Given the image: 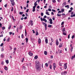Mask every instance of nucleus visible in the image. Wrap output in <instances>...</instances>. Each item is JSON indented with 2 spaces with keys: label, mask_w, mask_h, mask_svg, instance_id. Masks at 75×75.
<instances>
[{
  "label": "nucleus",
  "mask_w": 75,
  "mask_h": 75,
  "mask_svg": "<svg viewBox=\"0 0 75 75\" xmlns=\"http://www.w3.org/2000/svg\"><path fill=\"white\" fill-rule=\"evenodd\" d=\"M2 28L3 30H5V29H6V28L4 27H2Z\"/></svg>",
  "instance_id": "nucleus-45"
},
{
  "label": "nucleus",
  "mask_w": 75,
  "mask_h": 75,
  "mask_svg": "<svg viewBox=\"0 0 75 75\" xmlns=\"http://www.w3.org/2000/svg\"><path fill=\"white\" fill-rule=\"evenodd\" d=\"M6 64H8V60H6Z\"/></svg>",
  "instance_id": "nucleus-27"
},
{
  "label": "nucleus",
  "mask_w": 75,
  "mask_h": 75,
  "mask_svg": "<svg viewBox=\"0 0 75 75\" xmlns=\"http://www.w3.org/2000/svg\"><path fill=\"white\" fill-rule=\"evenodd\" d=\"M66 2H65L63 4V6H65V5H66Z\"/></svg>",
  "instance_id": "nucleus-33"
},
{
  "label": "nucleus",
  "mask_w": 75,
  "mask_h": 75,
  "mask_svg": "<svg viewBox=\"0 0 75 75\" xmlns=\"http://www.w3.org/2000/svg\"><path fill=\"white\" fill-rule=\"evenodd\" d=\"M45 42L46 44H48V39L47 38H46L45 39Z\"/></svg>",
  "instance_id": "nucleus-14"
},
{
  "label": "nucleus",
  "mask_w": 75,
  "mask_h": 75,
  "mask_svg": "<svg viewBox=\"0 0 75 75\" xmlns=\"http://www.w3.org/2000/svg\"><path fill=\"white\" fill-rule=\"evenodd\" d=\"M19 14L21 15H22L23 14V12H20L19 13Z\"/></svg>",
  "instance_id": "nucleus-26"
},
{
  "label": "nucleus",
  "mask_w": 75,
  "mask_h": 75,
  "mask_svg": "<svg viewBox=\"0 0 75 75\" xmlns=\"http://www.w3.org/2000/svg\"><path fill=\"white\" fill-rule=\"evenodd\" d=\"M52 1L54 3H56V1H55V0H52Z\"/></svg>",
  "instance_id": "nucleus-39"
},
{
  "label": "nucleus",
  "mask_w": 75,
  "mask_h": 75,
  "mask_svg": "<svg viewBox=\"0 0 75 75\" xmlns=\"http://www.w3.org/2000/svg\"><path fill=\"white\" fill-rule=\"evenodd\" d=\"M35 35H38V32L36 31Z\"/></svg>",
  "instance_id": "nucleus-35"
},
{
  "label": "nucleus",
  "mask_w": 75,
  "mask_h": 75,
  "mask_svg": "<svg viewBox=\"0 0 75 75\" xmlns=\"http://www.w3.org/2000/svg\"><path fill=\"white\" fill-rule=\"evenodd\" d=\"M62 12L61 11H58V14H59V13H61V12Z\"/></svg>",
  "instance_id": "nucleus-54"
},
{
  "label": "nucleus",
  "mask_w": 75,
  "mask_h": 75,
  "mask_svg": "<svg viewBox=\"0 0 75 75\" xmlns=\"http://www.w3.org/2000/svg\"><path fill=\"white\" fill-rule=\"evenodd\" d=\"M61 15H62L61 14H57V16H58V17H61Z\"/></svg>",
  "instance_id": "nucleus-19"
},
{
  "label": "nucleus",
  "mask_w": 75,
  "mask_h": 75,
  "mask_svg": "<svg viewBox=\"0 0 75 75\" xmlns=\"http://www.w3.org/2000/svg\"><path fill=\"white\" fill-rule=\"evenodd\" d=\"M21 38H24V35L23 34H22Z\"/></svg>",
  "instance_id": "nucleus-44"
},
{
  "label": "nucleus",
  "mask_w": 75,
  "mask_h": 75,
  "mask_svg": "<svg viewBox=\"0 0 75 75\" xmlns=\"http://www.w3.org/2000/svg\"><path fill=\"white\" fill-rule=\"evenodd\" d=\"M58 52L59 53H62V50H58Z\"/></svg>",
  "instance_id": "nucleus-20"
},
{
  "label": "nucleus",
  "mask_w": 75,
  "mask_h": 75,
  "mask_svg": "<svg viewBox=\"0 0 75 75\" xmlns=\"http://www.w3.org/2000/svg\"><path fill=\"white\" fill-rule=\"evenodd\" d=\"M49 21H50V24H52L53 23V22H52V20L51 19H49Z\"/></svg>",
  "instance_id": "nucleus-7"
},
{
  "label": "nucleus",
  "mask_w": 75,
  "mask_h": 75,
  "mask_svg": "<svg viewBox=\"0 0 75 75\" xmlns=\"http://www.w3.org/2000/svg\"><path fill=\"white\" fill-rule=\"evenodd\" d=\"M11 4L12 6H14V5L15 4V2H11Z\"/></svg>",
  "instance_id": "nucleus-21"
},
{
  "label": "nucleus",
  "mask_w": 75,
  "mask_h": 75,
  "mask_svg": "<svg viewBox=\"0 0 75 75\" xmlns=\"http://www.w3.org/2000/svg\"><path fill=\"white\" fill-rule=\"evenodd\" d=\"M69 5H67V6H65V7H67V8H69Z\"/></svg>",
  "instance_id": "nucleus-30"
},
{
  "label": "nucleus",
  "mask_w": 75,
  "mask_h": 75,
  "mask_svg": "<svg viewBox=\"0 0 75 75\" xmlns=\"http://www.w3.org/2000/svg\"><path fill=\"white\" fill-rule=\"evenodd\" d=\"M74 58H75V54L73 56H72L71 58L72 60Z\"/></svg>",
  "instance_id": "nucleus-16"
},
{
  "label": "nucleus",
  "mask_w": 75,
  "mask_h": 75,
  "mask_svg": "<svg viewBox=\"0 0 75 75\" xmlns=\"http://www.w3.org/2000/svg\"><path fill=\"white\" fill-rule=\"evenodd\" d=\"M50 58L51 59H52V58H53V55L51 56Z\"/></svg>",
  "instance_id": "nucleus-61"
},
{
  "label": "nucleus",
  "mask_w": 75,
  "mask_h": 75,
  "mask_svg": "<svg viewBox=\"0 0 75 75\" xmlns=\"http://www.w3.org/2000/svg\"><path fill=\"white\" fill-rule=\"evenodd\" d=\"M70 36V34H69L68 35V39H69Z\"/></svg>",
  "instance_id": "nucleus-57"
},
{
  "label": "nucleus",
  "mask_w": 75,
  "mask_h": 75,
  "mask_svg": "<svg viewBox=\"0 0 75 75\" xmlns=\"http://www.w3.org/2000/svg\"><path fill=\"white\" fill-rule=\"evenodd\" d=\"M41 16H44V13L42 12L41 13Z\"/></svg>",
  "instance_id": "nucleus-48"
},
{
  "label": "nucleus",
  "mask_w": 75,
  "mask_h": 75,
  "mask_svg": "<svg viewBox=\"0 0 75 75\" xmlns=\"http://www.w3.org/2000/svg\"><path fill=\"white\" fill-rule=\"evenodd\" d=\"M41 42V39L40 38H39L38 39V44H40Z\"/></svg>",
  "instance_id": "nucleus-11"
},
{
  "label": "nucleus",
  "mask_w": 75,
  "mask_h": 75,
  "mask_svg": "<svg viewBox=\"0 0 75 75\" xmlns=\"http://www.w3.org/2000/svg\"><path fill=\"white\" fill-rule=\"evenodd\" d=\"M61 11L62 12H64V9L63 8L61 10Z\"/></svg>",
  "instance_id": "nucleus-43"
},
{
  "label": "nucleus",
  "mask_w": 75,
  "mask_h": 75,
  "mask_svg": "<svg viewBox=\"0 0 75 75\" xmlns=\"http://www.w3.org/2000/svg\"><path fill=\"white\" fill-rule=\"evenodd\" d=\"M74 35H73L71 37L72 39H74Z\"/></svg>",
  "instance_id": "nucleus-58"
},
{
  "label": "nucleus",
  "mask_w": 75,
  "mask_h": 75,
  "mask_svg": "<svg viewBox=\"0 0 75 75\" xmlns=\"http://www.w3.org/2000/svg\"><path fill=\"white\" fill-rule=\"evenodd\" d=\"M35 7H36V6H34L33 7V9H35Z\"/></svg>",
  "instance_id": "nucleus-59"
},
{
  "label": "nucleus",
  "mask_w": 75,
  "mask_h": 75,
  "mask_svg": "<svg viewBox=\"0 0 75 75\" xmlns=\"http://www.w3.org/2000/svg\"><path fill=\"white\" fill-rule=\"evenodd\" d=\"M48 27H49V28H51V27H52V25H49Z\"/></svg>",
  "instance_id": "nucleus-31"
},
{
  "label": "nucleus",
  "mask_w": 75,
  "mask_h": 75,
  "mask_svg": "<svg viewBox=\"0 0 75 75\" xmlns=\"http://www.w3.org/2000/svg\"><path fill=\"white\" fill-rule=\"evenodd\" d=\"M59 48H61V47H62V44L60 43L59 46Z\"/></svg>",
  "instance_id": "nucleus-15"
},
{
  "label": "nucleus",
  "mask_w": 75,
  "mask_h": 75,
  "mask_svg": "<svg viewBox=\"0 0 75 75\" xmlns=\"http://www.w3.org/2000/svg\"><path fill=\"white\" fill-rule=\"evenodd\" d=\"M25 40L26 41V43H28V39L27 38H25Z\"/></svg>",
  "instance_id": "nucleus-17"
},
{
  "label": "nucleus",
  "mask_w": 75,
  "mask_h": 75,
  "mask_svg": "<svg viewBox=\"0 0 75 75\" xmlns=\"http://www.w3.org/2000/svg\"><path fill=\"white\" fill-rule=\"evenodd\" d=\"M53 66L54 70H55V68H56V64H55V63H54L53 64Z\"/></svg>",
  "instance_id": "nucleus-4"
},
{
  "label": "nucleus",
  "mask_w": 75,
  "mask_h": 75,
  "mask_svg": "<svg viewBox=\"0 0 75 75\" xmlns=\"http://www.w3.org/2000/svg\"><path fill=\"white\" fill-rule=\"evenodd\" d=\"M67 74V71H64L62 73V75H66Z\"/></svg>",
  "instance_id": "nucleus-6"
},
{
  "label": "nucleus",
  "mask_w": 75,
  "mask_h": 75,
  "mask_svg": "<svg viewBox=\"0 0 75 75\" xmlns=\"http://www.w3.org/2000/svg\"><path fill=\"white\" fill-rule=\"evenodd\" d=\"M20 29H21L22 28H23V25H20Z\"/></svg>",
  "instance_id": "nucleus-28"
},
{
  "label": "nucleus",
  "mask_w": 75,
  "mask_h": 75,
  "mask_svg": "<svg viewBox=\"0 0 75 75\" xmlns=\"http://www.w3.org/2000/svg\"><path fill=\"white\" fill-rule=\"evenodd\" d=\"M64 24V22H62L61 23V25H63Z\"/></svg>",
  "instance_id": "nucleus-53"
},
{
  "label": "nucleus",
  "mask_w": 75,
  "mask_h": 75,
  "mask_svg": "<svg viewBox=\"0 0 75 75\" xmlns=\"http://www.w3.org/2000/svg\"><path fill=\"white\" fill-rule=\"evenodd\" d=\"M75 17V14H74L73 15H71V17Z\"/></svg>",
  "instance_id": "nucleus-22"
},
{
  "label": "nucleus",
  "mask_w": 75,
  "mask_h": 75,
  "mask_svg": "<svg viewBox=\"0 0 75 75\" xmlns=\"http://www.w3.org/2000/svg\"><path fill=\"white\" fill-rule=\"evenodd\" d=\"M46 14H47V15H48V16H49L50 14L48 13V12H46Z\"/></svg>",
  "instance_id": "nucleus-41"
},
{
  "label": "nucleus",
  "mask_w": 75,
  "mask_h": 75,
  "mask_svg": "<svg viewBox=\"0 0 75 75\" xmlns=\"http://www.w3.org/2000/svg\"><path fill=\"white\" fill-rule=\"evenodd\" d=\"M28 11H29V9H28L26 10V13H28Z\"/></svg>",
  "instance_id": "nucleus-56"
},
{
  "label": "nucleus",
  "mask_w": 75,
  "mask_h": 75,
  "mask_svg": "<svg viewBox=\"0 0 75 75\" xmlns=\"http://www.w3.org/2000/svg\"><path fill=\"white\" fill-rule=\"evenodd\" d=\"M67 63H66L64 64V69H67Z\"/></svg>",
  "instance_id": "nucleus-5"
},
{
  "label": "nucleus",
  "mask_w": 75,
  "mask_h": 75,
  "mask_svg": "<svg viewBox=\"0 0 75 75\" xmlns=\"http://www.w3.org/2000/svg\"><path fill=\"white\" fill-rule=\"evenodd\" d=\"M4 69L6 70V71H7V70L8 67L6 66H4Z\"/></svg>",
  "instance_id": "nucleus-13"
},
{
  "label": "nucleus",
  "mask_w": 75,
  "mask_h": 75,
  "mask_svg": "<svg viewBox=\"0 0 75 75\" xmlns=\"http://www.w3.org/2000/svg\"><path fill=\"white\" fill-rule=\"evenodd\" d=\"M1 51H4V48H3V47L1 49Z\"/></svg>",
  "instance_id": "nucleus-49"
},
{
  "label": "nucleus",
  "mask_w": 75,
  "mask_h": 75,
  "mask_svg": "<svg viewBox=\"0 0 75 75\" xmlns=\"http://www.w3.org/2000/svg\"><path fill=\"white\" fill-rule=\"evenodd\" d=\"M29 23L31 24V26H32V25H33V23L31 20L30 21Z\"/></svg>",
  "instance_id": "nucleus-8"
},
{
  "label": "nucleus",
  "mask_w": 75,
  "mask_h": 75,
  "mask_svg": "<svg viewBox=\"0 0 75 75\" xmlns=\"http://www.w3.org/2000/svg\"><path fill=\"white\" fill-rule=\"evenodd\" d=\"M63 34L64 35H67V34L65 33V32H63Z\"/></svg>",
  "instance_id": "nucleus-32"
},
{
  "label": "nucleus",
  "mask_w": 75,
  "mask_h": 75,
  "mask_svg": "<svg viewBox=\"0 0 75 75\" xmlns=\"http://www.w3.org/2000/svg\"><path fill=\"white\" fill-rule=\"evenodd\" d=\"M29 66H30V67H31V63H29Z\"/></svg>",
  "instance_id": "nucleus-51"
},
{
  "label": "nucleus",
  "mask_w": 75,
  "mask_h": 75,
  "mask_svg": "<svg viewBox=\"0 0 75 75\" xmlns=\"http://www.w3.org/2000/svg\"><path fill=\"white\" fill-rule=\"evenodd\" d=\"M10 41V38H8V39L6 40V41H8V42H9Z\"/></svg>",
  "instance_id": "nucleus-34"
},
{
  "label": "nucleus",
  "mask_w": 75,
  "mask_h": 75,
  "mask_svg": "<svg viewBox=\"0 0 75 75\" xmlns=\"http://www.w3.org/2000/svg\"><path fill=\"white\" fill-rule=\"evenodd\" d=\"M59 44V42H58V39H57L56 42V45L57 46Z\"/></svg>",
  "instance_id": "nucleus-12"
},
{
  "label": "nucleus",
  "mask_w": 75,
  "mask_h": 75,
  "mask_svg": "<svg viewBox=\"0 0 75 75\" xmlns=\"http://www.w3.org/2000/svg\"><path fill=\"white\" fill-rule=\"evenodd\" d=\"M40 20H41V21H45V23H47V21L46 19H45L44 18H43L42 19V18H40Z\"/></svg>",
  "instance_id": "nucleus-2"
},
{
  "label": "nucleus",
  "mask_w": 75,
  "mask_h": 75,
  "mask_svg": "<svg viewBox=\"0 0 75 75\" xmlns=\"http://www.w3.org/2000/svg\"><path fill=\"white\" fill-rule=\"evenodd\" d=\"M5 7H7V4H6L4 6Z\"/></svg>",
  "instance_id": "nucleus-60"
},
{
  "label": "nucleus",
  "mask_w": 75,
  "mask_h": 75,
  "mask_svg": "<svg viewBox=\"0 0 75 75\" xmlns=\"http://www.w3.org/2000/svg\"><path fill=\"white\" fill-rule=\"evenodd\" d=\"M50 68L51 69H52V65L51 64V65H50Z\"/></svg>",
  "instance_id": "nucleus-37"
},
{
  "label": "nucleus",
  "mask_w": 75,
  "mask_h": 75,
  "mask_svg": "<svg viewBox=\"0 0 75 75\" xmlns=\"http://www.w3.org/2000/svg\"><path fill=\"white\" fill-rule=\"evenodd\" d=\"M45 65L47 67H48V63H46L45 64Z\"/></svg>",
  "instance_id": "nucleus-36"
},
{
  "label": "nucleus",
  "mask_w": 75,
  "mask_h": 75,
  "mask_svg": "<svg viewBox=\"0 0 75 75\" xmlns=\"http://www.w3.org/2000/svg\"><path fill=\"white\" fill-rule=\"evenodd\" d=\"M37 58H38V56H36L35 57L34 59H37Z\"/></svg>",
  "instance_id": "nucleus-25"
},
{
  "label": "nucleus",
  "mask_w": 75,
  "mask_h": 75,
  "mask_svg": "<svg viewBox=\"0 0 75 75\" xmlns=\"http://www.w3.org/2000/svg\"><path fill=\"white\" fill-rule=\"evenodd\" d=\"M40 63L38 61L35 62V68L38 71H39L41 70V67H40Z\"/></svg>",
  "instance_id": "nucleus-1"
},
{
  "label": "nucleus",
  "mask_w": 75,
  "mask_h": 75,
  "mask_svg": "<svg viewBox=\"0 0 75 75\" xmlns=\"http://www.w3.org/2000/svg\"><path fill=\"white\" fill-rule=\"evenodd\" d=\"M73 50V47H71V52H72Z\"/></svg>",
  "instance_id": "nucleus-46"
},
{
  "label": "nucleus",
  "mask_w": 75,
  "mask_h": 75,
  "mask_svg": "<svg viewBox=\"0 0 75 75\" xmlns=\"http://www.w3.org/2000/svg\"><path fill=\"white\" fill-rule=\"evenodd\" d=\"M26 67H25V66H23L22 67V69L23 70H25L26 69Z\"/></svg>",
  "instance_id": "nucleus-10"
},
{
  "label": "nucleus",
  "mask_w": 75,
  "mask_h": 75,
  "mask_svg": "<svg viewBox=\"0 0 75 75\" xmlns=\"http://www.w3.org/2000/svg\"><path fill=\"white\" fill-rule=\"evenodd\" d=\"M25 36H27V32H26V29H25Z\"/></svg>",
  "instance_id": "nucleus-23"
},
{
  "label": "nucleus",
  "mask_w": 75,
  "mask_h": 75,
  "mask_svg": "<svg viewBox=\"0 0 75 75\" xmlns=\"http://www.w3.org/2000/svg\"><path fill=\"white\" fill-rule=\"evenodd\" d=\"M3 45H4V44L3 43H2L1 45H0V47H2Z\"/></svg>",
  "instance_id": "nucleus-42"
},
{
  "label": "nucleus",
  "mask_w": 75,
  "mask_h": 75,
  "mask_svg": "<svg viewBox=\"0 0 75 75\" xmlns=\"http://www.w3.org/2000/svg\"><path fill=\"white\" fill-rule=\"evenodd\" d=\"M44 54L45 55H47V52L46 51H45Z\"/></svg>",
  "instance_id": "nucleus-18"
},
{
  "label": "nucleus",
  "mask_w": 75,
  "mask_h": 75,
  "mask_svg": "<svg viewBox=\"0 0 75 75\" xmlns=\"http://www.w3.org/2000/svg\"><path fill=\"white\" fill-rule=\"evenodd\" d=\"M48 11H51V9L50 8H49L48 9Z\"/></svg>",
  "instance_id": "nucleus-62"
},
{
  "label": "nucleus",
  "mask_w": 75,
  "mask_h": 75,
  "mask_svg": "<svg viewBox=\"0 0 75 75\" xmlns=\"http://www.w3.org/2000/svg\"><path fill=\"white\" fill-rule=\"evenodd\" d=\"M28 54L30 56H33V53L31 52L30 51L28 52Z\"/></svg>",
  "instance_id": "nucleus-9"
},
{
  "label": "nucleus",
  "mask_w": 75,
  "mask_h": 75,
  "mask_svg": "<svg viewBox=\"0 0 75 75\" xmlns=\"http://www.w3.org/2000/svg\"><path fill=\"white\" fill-rule=\"evenodd\" d=\"M11 27V25H9V27L8 28V29H10Z\"/></svg>",
  "instance_id": "nucleus-38"
},
{
  "label": "nucleus",
  "mask_w": 75,
  "mask_h": 75,
  "mask_svg": "<svg viewBox=\"0 0 75 75\" xmlns=\"http://www.w3.org/2000/svg\"><path fill=\"white\" fill-rule=\"evenodd\" d=\"M51 41H52V42H54V40H53V39H52V38H51Z\"/></svg>",
  "instance_id": "nucleus-47"
},
{
  "label": "nucleus",
  "mask_w": 75,
  "mask_h": 75,
  "mask_svg": "<svg viewBox=\"0 0 75 75\" xmlns=\"http://www.w3.org/2000/svg\"><path fill=\"white\" fill-rule=\"evenodd\" d=\"M13 10H14V8L13 6L12 7V9L11 10V11H13Z\"/></svg>",
  "instance_id": "nucleus-40"
},
{
  "label": "nucleus",
  "mask_w": 75,
  "mask_h": 75,
  "mask_svg": "<svg viewBox=\"0 0 75 75\" xmlns=\"http://www.w3.org/2000/svg\"><path fill=\"white\" fill-rule=\"evenodd\" d=\"M24 57L21 60V62H24Z\"/></svg>",
  "instance_id": "nucleus-29"
},
{
  "label": "nucleus",
  "mask_w": 75,
  "mask_h": 75,
  "mask_svg": "<svg viewBox=\"0 0 75 75\" xmlns=\"http://www.w3.org/2000/svg\"><path fill=\"white\" fill-rule=\"evenodd\" d=\"M25 16L26 17H28V14L27 13H25Z\"/></svg>",
  "instance_id": "nucleus-55"
},
{
  "label": "nucleus",
  "mask_w": 75,
  "mask_h": 75,
  "mask_svg": "<svg viewBox=\"0 0 75 75\" xmlns=\"http://www.w3.org/2000/svg\"><path fill=\"white\" fill-rule=\"evenodd\" d=\"M35 11V9H33L32 10V11H33V12H34V11Z\"/></svg>",
  "instance_id": "nucleus-52"
},
{
  "label": "nucleus",
  "mask_w": 75,
  "mask_h": 75,
  "mask_svg": "<svg viewBox=\"0 0 75 75\" xmlns=\"http://www.w3.org/2000/svg\"><path fill=\"white\" fill-rule=\"evenodd\" d=\"M52 11H53V12H55V10L54 9H52Z\"/></svg>",
  "instance_id": "nucleus-63"
},
{
  "label": "nucleus",
  "mask_w": 75,
  "mask_h": 75,
  "mask_svg": "<svg viewBox=\"0 0 75 75\" xmlns=\"http://www.w3.org/2000/svg\"><path fill=\"white\" fill-rule=\"evenodd\" d=\"M42 23L43 24V25H45V30H47V23H46L44 22H42Z\"/></svg>",
  "instance_id": "nucleus-3"
},
{
  "label": "nucleus",
  "mask_w": 75,
  "mask_h": 75,
  "mask_svg": "<svg viewBox=\"0 0 75 75\" xmlns=\"http://www.w3.org/2000/svg\"><path fill=\"white\" fill-rule=\"evenodd\" d=\"M59 65H60V66H62V64L61 63L59 62Z\"/></svg>",
  "instance_id": "nucleus-50"
},
{
  "label": "nucleus",
  "mask_w": 75,
  "mask_h": 75,
  "mask_svg": "<svg viewBox=\"0 0 75 75\" xmlns=\"http://www.w3.org/2000/svg\"><path fill=\"white\" fill-rule=\"evenodd\" d=\"M10 1H11V3L13 2H14V0H10Z\"/></svg>",
  "instance_id": "nucleus-64"
},
{
  "label": "nucleus",
  "mask_w": 75,
  "mask_h": 75,
  "mask_svg": "<svg viewBox=\"0 0 75 75\" xmlns=\"http://www.w3.org/2000/svg\"><path fill=\"white\" fill-rule=\"evenodd\" d=\"M11 17L13 19V21H14V20H15V19H14V17L13 16H11Z\"/></svg>",
  "instance_id": "nucleus-24"
}]
</instances>
